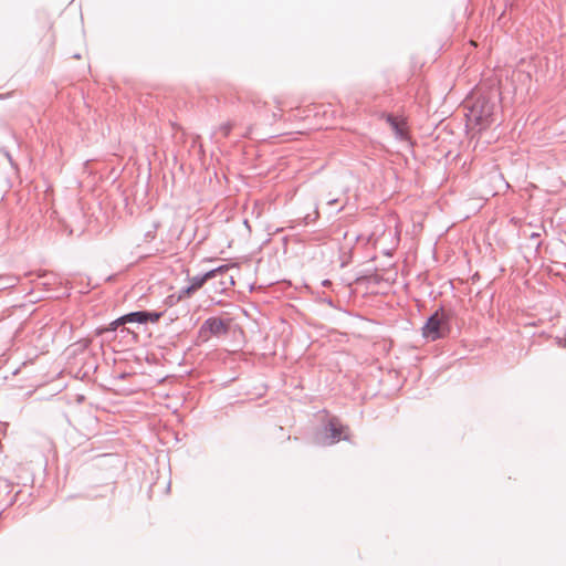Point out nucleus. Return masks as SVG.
Listing matches in <instances>:
<instances>
[{"mask_svg":"<svg viewBox=\"0 0 566 566\" xmlns=\"http://www.w3.org/2000/svg\"><path fill=\"white\" fill-rule=\"evenodd\" d=\"M126 324L125 316H122L109 324L107 331H115L118 326Z\"/></svg>","mask_w":566,"mask_h":566,"instance_id":"nucleus-9","label":"nucleus"},{"mask_svg":"<svg viewBox=\"0 0 566 566\" xmlns=\"http://www.w3.org/2000/svg\"><path fill=\"white\" fill-rule=\"evenodd\" d=\"M450 331L449 314L442 310L434 312L421 329L422 336L429 342L447 337Z\"/></svg>","mask_w":566,"mask_h":566,"instance_id":"nucleus-1","label":"nucleus"},{"mask_svg":"<svg viewBox=\"0 0 566 566\" xmlns=\"http://www.w3.org/2000/svg\"><path fill=\"white\" fill-rule=\"evenodd\" d=\"M126 323H139V324H146L148 322L150 323H157L159 318L161 317V313H155V312H134L124 315Z\"/></svg>","mask_w":566,"mask_h":566,"instance_id":"nucleus-5","label":"nucleus"},{"mask_svg":"<svg viewBox=\"0 0 566 566\" xmlns=\"http://www.w3.org/2000/svg\"><path fill=\"white\" fill-rule=\"evenodd\" d=\"M229 331V322L219 317L208 318L200 328V335L208 339L211 335H226Z\"/></svg>","mask_w":566,"mask_h":566,"instance_id":"nucleus-2","label":"nucleus"},{"mask_svg":"<svg viewBox=\"0 0 566 566\" xmlns=\"http://www.w3.org/2000/svg\"><path fill=\"white\" fill-rule=\"evenodd\" d=\"M232 128H233L232 123L227 122V123H224V124H222V125H220V126H219V133H220L223 137H228V136H229V134L231 133Z\"/></svg>","mask_w":566,"mask_h":566,"instance_id":"nucleus-8","label":"nucleus"},{"mask_svg":"<svg viewBox=\"0 0 566 566\" xmlns=\"http://www.w3.org/2000/svg\"><path fill=\"white\" fill-rule=\"evenodd\" d=\"M224 271H227V266H220L218 269H213V270L207 272L202 276H193L190 280V285H192V289H196V291H198L199 289H201L203 286V284L208 280L217 276L219 273H223Z\"/></svg>","mask_w":566,"mask_h":566,"instance_id":"nucleus-7","label":"nucleus"},{"mask_svg":"<svg viewBox=\"0 0 566 566\" xmlns=\"http://www.w3.org/2000/svg\"><path fill=\"white\" fill-rule=\"evenodd\" d=\"M491 107L485 103L476 102L468 115L469 120L479 125L486 126L491 117Z\"/></svg>","mask_w":566,"mask_h":566,"instance_id":"nucleus-3","label":"nucleus"},{"mask_svg":"<svg viewBox=\"0 0 566 566\" xmlns=\"http://www.w3.org/2000/svg\"><path fill=\"white\" fill-rule=\"evenodd\" d=\"M346 429L337 419H331L326 426V443L333 444L338 442Z\"/></svg>","mask_w":566,"mask_h":566,"instance_id":"nucleus-4","label":"nucleus"},{"mask_svg":"<svg viewBox=\"0 0 566 566\" xmlns=\"http://www.w3.org/2000/svg\"><path fill=\"white\" fill-rule=\"evenodd\" d=\"M386 120L395 132L396 136L405 139L408 137V126L403 117L386 115Z\"/></svg>","mask_w":566,"mask_h":566,"instance_id":"nucleus-6","label":"nucleus"},{"mask_svg":"<svg viewBox=\"0 0 566 566\" xmlns=\"http://www.w3.org/2000/svg\"><path fill=\"white\" fill-rule=\"evenodd\" d=\"M196 292V289H192V285H189L187 289L182 291V294L187 297L191 296Z\"/></svg>","mask_w":566,"mask_h":566,"instance_id":"nucleus-10","label":"nucleus"}]
</instances>
